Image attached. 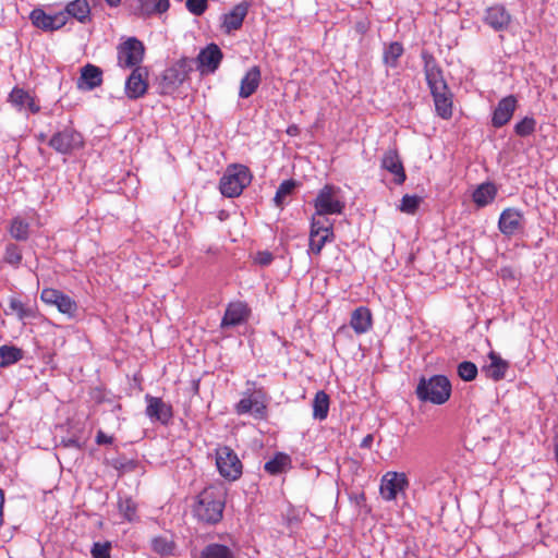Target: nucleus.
<instances>
[{"instance_id":"nucleus-17","label":"nucleus","mask_w":558,"mask_h":558,"mask_svg":"<svg viewBox=\"0 0 558 558\" xmlns=\"http://www.w3.org/2000/svg\"><path fill=\"white\" fill-rule=\"evenodd\" d=\"M250 314L251 310L246 303L231 302L226 308L220 326L221 328L239 326L248 319Z\"/></svg>"},{"instance_id":"nucleus-52","label":"nucleus","mask_w":558,"mask_h":558,"mask_svg":"<svg viewBox=\"0 0 558 558\" xmlns=\"http://www.w3.org/2000/svg\"><path fill=\"white\" fill-rule=\"evenodd\" d=\"M373 441H374V437H373V435H372V434H368V435H366V436L362 439V441H361V445H360V446H361V448H367V449H368V448H371V447H372Z\"/></svg>"},{"instance_id":"nucleus-53","label":"nucleus","mask_w":558,"mask_h":558,"mask_svg":"<svg viewBox=\"0 0 558 558\" xmlns=\"http://www.w3.org/2000/svg\"><path fill=\"white\" fill-rule=\"evenodd\" d=\"M3 504H4V494L3 490L0 488V525L3 522Z\"/></svg>"},{"instance_id":"nucleus-9","label":"nucleus","mask_w":558,"mask_h":558,"mask_svg":"<svg viewBox=\"0 0 558 558\" xmlns=\"http://www.w3.org/2000/svg\"><path fill=\"white\" fill-rule=\"evenodd\" d=\"M144 46L138 39L131 37L118 47V64L121 68H137L144 58Z\"/></svg>"},{"instance_id":"nucleus-39","label":"nucleus","mask_w":558,"mask_h":558,"mask_svg":"<svg viewBox=\"0 0 558 558\" xmlns=\"http://www.w3.org/2000/svg\"><path fill=\"white\" fill-rule=\"evenodd\" d=\"M153 550L161 556H171L175 549L172 537L157 536L151 541Z\"/></svg>"},{"instance_id":"nucleus-11","label":"nucleus","mask_w":558,"mask_h":558,"mask_svg":"<svg viewBox=\"0 0 558 558\" xmlns=\"http://www.w3.org/2000/svg\"><path fill=\"white\" fill-rule=\"evenodd\" d=\"M223 53L216 44H209L202 49L196 59H193L196 70L202 75L215 73L219 68Z\"/></svg>"},{"instance_id":"nucleus-2","label":"nucleus","mask_w":558,"mask_h":558,"mask_svg":"<svg viewBox=\"0 0 558 558\" xmlns=\"http://www.w3.org/2000/svg\"><path fill=\"white\" fill-rule=\"evenodd\" d=\"M315 216L326 218L328 215H342L345 208V199L339 186L326 184L323 186L314 202Z\"/></svg>"},{"instance_id":"nucleus-55","label":"nucleus","mask_w":558,"mask_h":558,"mask_svg":"<svg viewBox=\"0 0 558 558\" xmlns=\"http://www.w3.org/2000/svg\"><path fill=\"white\" fill-rule=\"evenodd\" d=\"M46 138H47V135H46L45 133H40V134L38 135V141H39V142H45V141H46Z\"/></svg>"},{"instance_id":"nucleus-35","label":"nucleus","mask_w":558,"mask_h":558,"mask_svg":"<svg viewBox=\"0 0 558 558\" xmlns=\"http://www.w3.org/2000/svg\"><path fill=\"white\" fill-rule=\"evenodd\" d=\"M201 558H236L234 551L227 545L213 543L201 553Z\"/></svg>"},{"instance_id":"nucleus-14","label":"nucleus","mask_w":558,"mask_h":558,"mask_svg":"<svg viewBox=\"0 0 558 558\" xmlns=\"http://www.w3.org/2000/svg\"><path fill=\"white\" fill-rule=\"evenodd\" d=\"M422 59L424 61L426 82L430 88L432 94L437 92H448V85L445 82L441 75V71L437 66L433 56L423 50Z\"/></svg>"},{"instance_id":"nucleus-44","label":"nucleus","mask_w":558,"mask_h":558,"mask_svg":"<svg viewBox=\"0 0 558 558\" xmlns=\"http://www.w3.org/2000/svg\"><path fill=\"white\" fill-rule=\"evenodd\" d=\"M457 373L461 379L471 381L477 375V367L474 363L464 361L457 366Z\"/></svg>"},{"instance_id":"nucleus-4","label":"nucleus","mask_w":558,"mask_h":558,"mask_svg":"<svg viewBox=\"0 0 558 558\" xmlns=\"http://www.w3.org/2000/svg\"><path fill=\"white\" fill-rule=\"evenodd\" d=\"M451 392L450 380L442 375H435L428 380L422 379L416 388V395L422 401H429L435 404L446 402Z\"/></svg>"},{"instance_id":"nucleus-12","label":"nucleus","mask_w":558,"mask_h":558,"mask_svg":"<svg viewBox=\"0 0 558 558\" xmlns=\"http://www.w3.org/2000/svg\"><path fill=\"white\" fill-rule=\"evenodd\" d=\"M266 401L265 392L263 389H256L253 393L245 392L243 397L235 405L238 414L253 413L255 417H265L266 415Z\"/></svg>"},{"instance_id":"nucleus-18","label":"nucleus","mask_w":558,"mask_h":558,"mask_svg":"<svg viewBox=\"0 0 558 558\" xmlns=\"http://www.w3.org/2000/svg\"><path fill=\"white\" fill-rule=\"evenodd\" d=\"M523 222L524 218L520 210L506 208L500 214L498 228L502 234L510 236L523 229Z\"/></svg>"},{"instance_id":"nucleus-37","label":"nucleus","mask_w":558,"mask_h":558,"mask_svg":"<svg viewBox=\"0 0 558 558\" xmlns=\"http://www.w3.org/2000/svg\"><path fill=\"white\" fill-rule=\"evenodd\" d=\"M403 54V47L400 43L393 41L385 47L383 61L387 66L396 68L398 59Z\"/></svg>"},{"instance_id":"nucleus-7","label":"nucleus","mask_w":558,"mask_h":558,"mask_svg":"<svg viewBox=\"0 0 558 558\" xmlns=\"http://www.w3.org/2000/svg\"><path fill=\"white\" fill-rule=\"evenodd\" d=\"M333 228L328 218H312L310 231V252L312 254H320L327 242L333 241Z\"/></svg>"},{"instance_id":"nucleus-19","label":"nucleus","mask_w":558,"mask_h":558,"mask_svg":"<svg viewBox=\"0 0 558 558\" xmlns=\"http://www.w3.org/2000/svg\"><path fill=\"white\" fill-rule=\"evenodd\" d=\"M145 400L147 402L146 415L153 421L168 424L173 415L172 407L163 402L161 398L149 395H146Z\"/></svg>"},{"instance_id":"nucleus-13","label":"nucleus","mask_w":558,"mask_h":558,"mask_svg":"<svg viewBox=\"0 0 558 558\" xmlns=\"http://www.w3.org/2000/svg\"><path fill=\"white\" fill-rule=\"evenodd\" d=\"M409 486L408 477L404 473L387 472L380 481V495L386 500H393L398 493L403 492Z\"/></svg>"},{"instance_id":"nucleus-38","label":"nucleus","mask_w":558,"mask_h":558,"mask_svg":"<svg viewBox=\"0 0 558 558\" xmlns=\"http://www.w3.org/2000/svg\"><path fill=\"white\" fill-rule=\"evenodd\" d=\"M9 232L17 241H26L29 236V223L20 217H15L10 223Z\"/></svg>"},{"instance_id":"nucleus-41","label":"nucleus","mask_w":558,"mask_h":558,"mask_svg":"<svg viewBox=\"0 0 558 558\" xmlns=\"http://www.w3.org/2000/svg\"><path fill=\"white\" fill-rule=\"evenodd\" d=\"M22 251L16 244H7L3 255V260L7 264L13 266L14 268H17L22 262Z\"/></svg>"},{"instance_id":"nucleus-25","label":"nucleus","mask_w":558,"mask_h":558,"mask_svg":"<svg viewBox=\"0 0 558 558\" xmlns=\"http://www.w3.org/2000/svg\"><path fill=\"white\" fill-rule=\"evenodd\" d=\"M381 166L395 174V182L397 184H402L405 181V172L396 150L389 149L385 153L381 160Z\"/></svg>"},{"instance_id":"nucleus-23","label":"nucleus","mask_w":558,"mask_h":558,"mask_svg":"<svg viewBox=\"0 0 558 558\" xmlns=\"http://www.w3.org/2000/svg\"><path fill=\"white\" fill-rule=\"evenodd\" d=\"M248 12L246 2H241L232 8V10L223 15L222 28L230 34L239 29Z\"/></svg>"},{"instance_id":"nucleus-24","label":"nucleus","mask_w":558,"mask_h":558,"mask_svg":"<svg viewBox=\"0 0 558 558\" xmlns=\"http://www.w3.org/2000/svg\"><path fill=\"white\" fill-rule=\"evenodd\" d=\"M169 5V0H137V4L134 7L133 12L138 16L146 17L167 12Z\"/></svg>"},{"instance_id":"nucleus-33","label":"nucleus","mask_w":558,"mask_h":558,"mask_svg":"<svg viewBox=\"0 0 558 558\" xmlns=\"http://www.w3.org/2000/svg\"><path fill=\"white\" fill-rule=\"evenodd\" d=\"M448 92H437L432 94L434 97L435 108L437 113L445 119H448L452 114V100Z\"/></svg>"},{"instance_id":"nucleus-26","label":"nucleus","mask_w":558,"mask_h":558,"mask_svg":"<svg viewBox=\"0 0 558 558\" xmlns=\"http://www.w3.org/2000/svg\"><path fill=\"white\" fill-rule=\"evenodd\" d=\"M260 84V70L258 66L251 68L241 80L239 96L248 98L252 96Z\"/></svg>"},{"instance_id":"nucleus-15","label":"nucleus","mask_w":558,"mask_h":558,"mask_svg":"<svg viewBox=\"0 0 558 558\" xmlns=\"http://www.w3.org/2000/svg\"><path fill=\"white\" fill-rule=\"evenodd\" d=\"M29 19L37 28H40L45 32H53L60 29L66 24V13L59 12L50 15L41 9H34L31 12Z\"/></svg>"},{"instance_id":"nucleus-50","label":"nucleus","mask_w":558,"mask_h":558,"mask_svg":"<svg viewBox=\"0 0 558 558\" xmlns=\"http://www.w3.org/2000/svg\"><path fill=\"white\" fill-rule=\"evenodd\" d=\"M61 446L64 448H75L81 449V442L76 438H66L61 440Z\"/></svg>"},{"instance_id":"nucleus-27","label":"nucleus","mask_w":558,"mask_h":558,"mask_svg":"<svg viewBox=\"0 0 558 558\" xmlns=\"http://www.w3.org/2000/svg\"><path fill=\"white\" fill-rule=\"evenodd\" d=\"M350 325L357 333H365L372 327V314L367 307L360 306L351 315Z\"/></svg>"},{"instance_id":"nucleus-54","label":"nucleus","mask_w":558,"mask_h":558,"mask_svg":"<svg viewBox=\"0 0 558 558\" xmlns=\"http://www.w3.org/2000/svg\"><path fill=\"white\" fill-rule=\"evenodd\" d=\"M105 1L110 7H118L121 2V0H105Z\"/></svg>"},{"instance_id":"nucleus-31","label":"nucleus","mask_w":558,"mask_h":558,"mask_svg":"<svg viewBox=\"0 0 558 558\" xmlns=\"http://www.w3.org/2000/svg\"><path fill=\"white\" fill-rule=\"evenodd\" d=\"M291 468V458L283 452H278L267 461L264 469L270 475H278Z\"/></svg>"},{"instance_id":"nucleus-47","label":"nucleus","mask_w":558,"mask_h":558,"mask_svg":"<svg viewBox=\"0 0 558 558\" xmlns=\"http://www.w3.org/2000/svg\"><path fill=\"white\" fill-rule=\"evenodd\" d=\"M111 544L106 543H94L90 554L93 558H110Z\"/></svg>"},{"instance_id":"nucleus-10","label":"nucleus","mask_w":558,"mask_h":558,"mask_svg":"<svg viewBox=\"0 0 558 558\" xmlns=\"http://www.w3.org/2000/svg\"><path fill=\"white\" fill-rule=\"evenodd\" d=\"M40 299L45 304L56 306L61 314L68 317H74L78 308L71 296L57 289H43Z\"/></svg>"},{"instance_id":"nucleus-43","label":"nucleus","mask_w":558,"mask_h":558,"mask_svg":"<svg viewBox=\"0 0 558 558\" xmlns=\"http://www.w3.org/2000/svg\"><path fill=\"white\" fill-rule=\"evenodd\" d=\"M421 202H422V198L420 196L407 194L402 197L399 209L402 213L413 215L417 210Z\"/></svg>"},{"instance_id":"nucleus-46","label":"nucleus","mask_w":558,"mask_h":558,"mask_svg":"<svg viewBox=\"0 0 558 558\" xmlns=\"http://www.w3.org/2000/svg\"><path fill=\"white\" fill-rule=\"evenodd\" d=\"M119 510L125 519L131 521L136 513V505L131 498H121L119 500Z\"/></svg>"},{"instance_id":"nucleus-20","label":"nucleus","mask_w":558,"mask_h":558,"mask_svg":"<svg viewBox=\"0 0 558 558\" xmlns=\"http://www.w3.org/2000/svg\"><path fill=\"white\" fill-rule=\"evenodd\" d=\"M517 105L518 101L513 95H509L500 99L493 113V126L501 128L506 125L511 120L517 109Z\"/></svg>"},{"instance_id":"nucleus-34","label":"nucleus","mask_w":558,"mask_h":558,"mask_svg":"<svg viewBox=\"0 0 558 558\" xmlns=\"http://www.w3.org/2000/svg\"><path fill=\"white\" fill-rule=\"evenodd\" d=\"M329 411V396L320 390L316 392L313 400V417L323 421L327 417Z\"/></svg>"},{"instance_id":"nucleus-5","label":"nucleus","mask_w":558,"mask_h":558,"mask_svg":"<svg viewBox=\"0 0 558 558\" xmlns=\"http://www.w3.org/2000/svg\"><path fill=\"white\" fill-rule=\"evenodd\" d=\"M252 180L250 169L243 165H233L228 167L220 179L219 189L222 195L227 197L239 196Z\"/></svg>"},{"instance_id":"nucleus-42","label":"nucleus","mask_w":558,"mask_h":558,"mask_svg":"<svg viewBox=\"0 0 558 558\" xmlns=\"http://www.w3.org/2000/svg\"><path fill=\"white\" fill-rule=\"evenodd\" d=\"M0 356L2 359V365H9L16 363L23 356L22 350L15 347L2 345L0 348Z\"/></svg>"},{"instance_id":"nucleus-8","label":"nucleus","mask_w":558,"mask_h":558,"mask_svg":"<svg viewBox=\"0 0 558 558\" xmlns=\"http://www.w3.org/2000/svg\"><path fill=\"white\" fill-rule=\"evenodd\" d=\"M216 465L220 475L227 480L235 481L242 474V463L230 447L223 446L217 449Z\"/></svg>"},{"instance_id":"nucleus-40","label":"nucleus","mask_w":558,"mask_h":558,"mask_svg":"<svg viewBox=\"0 0 558 558\" xmlns=\"http://www.w3.org/2000/svg\"><path fill=\"white\" fill-rule=\"evenodd\" d=\"M295 185L296 184L294 180H286L278 186L274 197V202L277 207L283 206L286 197L293 192Z\"/></svg>"},{"instance_id":"nucleus-22","label":"nucleus","mask_w":558,"mask_h":558,"mask_svg":"<svg viewBox=\"0 0 558 558\" xmlns=\"http://www.w3.org/2000/svg\"><path fill=\"white\" fill-rule=\"evenodd\" d=\"M484 21L495 31H504L508 28L511 15L504 5L497 4L486 9Z\"/></svg>"},{"instance_id":"nucleus-6","label":"nucleus","mask_w":558,"mask_h":558,"mask_svg":"<svg viewBox=\"0 0 558 558\" xmlns=\"http://www.w3.org/2000/svg\"><path fill=\"white\" fill-rule=\"evenodd\" d=\"M48 145L59 154L70 155L83 147L84 138L74 128L64 126L49 138Z\"/></svg>"},{"instance_id":"nucleus-3","label":"nucleus","mask_w":558,"mask_h":558,"mask_svg":"<svg viewBox=\"0 0 558 558\" xmlns=\"http://www.w3.org/2000/svg\"><path fill=\"white\" fill-rule=\"evenodd\" d=\"M194 70V61L191 58L182 57L171 66L166 69L160 75L158 82L159 93L170 95L177 90L190 73Z\"/></svg>"},{"instance_id":"nucleus-16","label":"nucleus","mask_w":558,"mask_h":558,"mask_svg":"<svg viewBox=\"0 0 558 558\" xmlns=\"http://www.w3.org/2000/svg\"><path fill=\"white\" fill-rule=\"evenodd\" d=\"M147 77L148 71L145 66L133 69L125 82V94L130 99H137L146 94L148 88Z\"/></svg>"},{"instance_id":"nucleus-51","label":"nucleus","mask_w":558,"mask_h":558,"mask_svg":"<svg viewBox=\"0 0 558 558\" xmlns=\"http://www.w3.org/2000/svg\"><path fill=\"white\" fill-rule=\"evenodd\" d=\"M96 442L98 445H106L112 442V437L106 435L104 432L99 430L96 436Z\"/></svg>"},{"instance_id":"nucleus-30","label":"nucleus","mask_w":558,"mask_h":558,"mask_svg":"<svg viewBox=\"0 0 558 558\" xmlns=\"http://www.w3.org/2000/svg\"><path fill=\"white\" fill-rule=\"evenodd\" d=\"M489 360L490 363L485 368L486 375L494 380L502 379L509 367L508 362L502 360L495 352L489 353Z\"/></svg>"},{"instance_id":"nucleus-45","label":"nucleus","mask_w":558,"mask_h":558,"mask_svg":"<svg viewBox=\"0 0 558 558\" xmlns=\"http://www.w3.org/2000/svg\"><path fill=\"white\" fill-rule=\"evenodd\" d=\"M535 119L532 117H525L514 125V132L517 135L525 137L535 131Z\"/></svg>"},{"instance_id":"nucleus-49","label":"nucleus","mask_w":558,"mask_h":558,"mask_svg":"<svg viewBox=\"0 0 558 558\" xmlns=\"http://www.w3.org/2000/svg\"><path fill=\"white\" fill-rule=\"evenodd\" d=\"M274 257L272 254L269 252H258L255 262L262 266H267L272 262Z\"/></svg>"},{"instance_id":"nucleus-28","label":"nucleus","mask_w":558,"mask_h":558,"mask_svg":"<svg viewBox=\"0 0 558 558\" xmlns=\"http://www.w3.org/2000/svg\"><path fill=\"white\" fill-rule=\"evenodd\" d=\"M9 100L19 109L27 107L31 112L36 113L40 107L35 102L34 98L23 88L14 87L9 95Z\"/></svg>"},{"instance_id":"nucleus-32","label":"nucleus","mask_w":558,"mask_h":558,"mask_svg":"<svg viewBox=\"0 0 558 558\" xmlns=\"http://www.w3.org/2000/svg\"><path fill=\"white\" fill-rule=\"evenodd\" d=\"M497 189L493 183H484L480 185L473 193L474 203L480 206H486L494 201Z\"/></svg>"},{"instance_id":"nucleus-1","label":"nucleus","mask_w":558,"mask_h":558,"mask_svg":"<svg viewBox=\"0 0 558 558\" xmlns=\"http://www.w3.org/2000/svg\"><path fill=\"white\" fill-rule=\"evenodd\" d=\"M225 494L218 487H207L202 490L194 505L195 517L205 523L215 524L222 519Z\"/></svg>"},{"instance_id":"nucleus-29","label":"nucleus","mask_w":558,"mask_h":558,"mask_svg":"<svg viewBox=\"0 0 558 558\" xmlns=\"http://www.w3.org/2000/svg\"><path fill=\"white\" fill-rule=\"evenodd\" d=\"M63 13H66V19L72 16L78 22L85 23L90 16V7L87 0H74L66 5Z\"/></svg>"},{"instance_id":"nucleus-36","label":"nucleus","mask_w":558,"mask_h":558,"mask_svg":"<svg viewBox=\"0 0 558 558\" xmlns=\"http://www.w3.org/2000/svg\"><path fill=\"white\" fill-rule=\"evenodd\" d=\"M9 307L16 314L20 320L33 319L37 316L36 306L24 304L15 298L10 300Z\"/></svg>"},{"instance_id":"nucleus-21","label":"nucleus","mask_w":558,"mask_h":558,"mask_svg":"<svg viewBox=\"0 0 558 558\" xmlns=\"http://www.w3.org/2000/svg\"><path fill=\"white\" fill-rule=\"evenodd\" d=\"M102 84V71L94 64H86L81 69V75L77 80V88L82 90H93Z\"/></svg>"},{"instance_id":"nucleus-48","label":"nucleus","mask_w":558,"mask_h":558,"mask_svg":"<svg viewBox=\"0 0 558 558\" xmlns=\"http://www.w3.org/2000/svg\"><path fill=\"white\" fill-rule=\"evenodd\" d=\"M208 0H186V9L194 15H202L207 9Z\"/></svg>"}]
</instances>
